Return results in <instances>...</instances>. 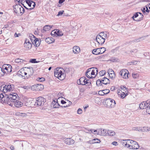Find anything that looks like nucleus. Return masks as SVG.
I'll list each match as a JSON object with an SVG mask.
<instances>
[{
	"label": "nucleus",
	"instance_id": "0e129e2a",
	"mask_svg": "<svg viewBox=\"0 0 150 150\" xmlns=\"http://www.w3.org/2000/svg\"><path fill=\"white\" fill-rule=\"evenodd\" d=\"M112 144L114 145H115V146H117L118 145V143L116 141H114L112 142Z\"/></svg>",
	"mask_w": 150,
	"mask_h": 150
},
{
	"label": "nucleus",
	"instance_id": "338daca9",
	"mask_svg": "<svg viewBox=\"0 0 150 150\" xmlns=\"http://www.w3.org/2000/svg\"><path fill=\"white\" fill-rule=\"evenodd\" d=\"M132 62L133 65V64L135 65V64H137V61L134 60V61H132Z\"/></svg>",
	"mask_w": 150,
	"mask_h": 150
},
{
	"label": "nucleus",
	"instance_id": "473e14b6",
	"mask_svg": "<svg viewBox=\"0 0 150 150\" xmlns=\"http://www.w3.org/2000/svg\"><path fill=\"white\" fill-rule=\"evenodd\" d=\"M52 26L51 25H46L44 26L43 28V30L45 31H47L50 30Z\"/></svg>",
	"mask_w": 150,
	"mask_h": 150
},
{
	"label": "nucleus",
	"instance_id": "4be33fe9",
	"mask_svg": "<svg viewBox=\"0 0 150 150\" xmlns=\"http://www.w3.org/2000/svg\"><path fill=\"white\" fill-rule=\"evenodd\" d=\"M64 141L65 144L69 145L72 144L74 143V140L70 138H65Z\"/></svg>",
	"mask_w": 150,
	"mask_h": 150
},
{
	"label": "nucleus",
	"instance_id": "412c9836",
	"mask_svg": "<svg viewBox=\"0 0 150 150\" xmlns=\"http://www.w3.org/2000/svg\"><path fill=\"white\" fill-rule=\"evenodd\" d=\"M51 106L54 108H59L60 106L59 104L58 103V99H55L53 100L52 102Z\"/></svg>",
	"mask_w": 150,
	"mask_h": 150
},
{
	"label": "nucleus",
	"instance_id": "603ef678",
	"mask_svg": "<svg viewBox=\"0 0 150 150\" xmlns=\"http://www.w3.org/2000/svg\"><path fill=\"white\" fill-rule=\"evenodd\" d=\"M88 84V85L89 86L91 84V81L90 80L88 79L87 80L86 79V84Z\"/></svg>",
	"mask_w": 150,
	"mask_h": 150
},
{
	"label": "nucleus",
	"instance_id": "c03bdc74",
	"mask_svg": "<svg viewBox=\"0 0 150 150\" xmlns=\"http://www.w3.org/2000/svg\"><path fill=\"white\" fill-rule=\"evenodd\" d=\"M143 131V132H147L149 131V128L148 127H142Z\"/></svg>",
	"mask_w": 150,
	"mask_h": 150
},
{
	"label": "nucleus",
	"instance_id": "13d9d810",
	"mask_svg": "<svg viewBox=\"0 0 150 150\" xmlns=\"http://www.w3.org/2000/svg\"><path fill=\"white\" fill-rule=\"evenodd\" d=\"M89 131H91L92 133H94L95 134H97V133H98V132L96 130H94L93 129H91Z\"/></svg>",
	"mask_w": 150,
	"mask_h": 150
},
{
	"label": "nucleus",
	"instance_id": "2eb2a0df",
	"mask_svg": "<svg viewBox=\"0 0 150 150\" xmlns=\"http://www.w3.org/2000/svg\"><path fill=\"white\" fill-rule=\"evenodd\" d=\"M131 140L130 139L122 140L121 142L124 146L129 148L130 146Z\"/></svg>",
	"mask_w": 150,
	"mask_h": 150
},
{
	"label": "nucleus",
	"instance_id": "1a4fd4ad",
	"mask_svg": "<svg viewBox=\"0 0 150 150\" xmlns=\"http://www.w3.org/2000/svg\"><path fill=\"white\" fill-rule=\"evenodd\" d=\"M30 40L26 39L24 43V47L26 50H29L32 48V44Z\"/></svg>",
	"mask_w": 150,
	"mask_h": 150
},
{
	"label": "nucleus",
	"instance_id": "e2e57ef3",
	"mask_svg": "<svg viewBox=\"0 0 150 150\" xmlns=\"http://www.w3.org/2000/svg\"><path fill=\"white\" fill-rule=\"evenodd\" d=\"M77 112L79 114H81L82 113V111L81 108H79Z\"/></svg>",
	"mask_w": 150,
	"mask_h": 150
},
{
	"label": "nucleus",
	"instance_id": "a211bd4d",
	"mask_svg": "<svg viewBox=\"0 0 150 150\" xmlns=\"http://www.w3.org/2000/svg\"><path fill=\"white\" fill-rule=\"evenodd\" d=\"M19 74L22 76V78L25 79V76L27 75V73L26 71L25 67L21 69L18 71Z\"/></svg>",
	"mask_w": 150,
	"mask_h": 150
},
{
	"label": "nucleus",
	"instance_id": "a878e982",
	"mask_svg": "<svg viewBox=\"0 0 150 150\" xmlns=\"http://www.w3.org/2000/svg\"><path fill=\"white\" fill-rule=\"evenodd\" d=\"M98 35H100L101 37L105 39V38H108V37L106 32H102L100 33Z\"/></svg>",
	"mask_w": 150,
	"mask_h": 150
},
{
	"label": "nucleus",
	"instance_id": "6ab92c4d",
	"mask_svg": "<svg viewBox=\"0 0 150 150\" xmlns=\"http://www.w3.org/2000/svg\"><path fill=\"white\" fill-rule=\"evenodd\" d=\"M96 40L99 44L102 45L105 42V39L98 35L96 38Z\"/></svg>",
	"mask_w": 150,
	"mask_h": 150
},
{
	"label": "nucleus",
	"instance_id": "79ce46f5",
	"mask_svg": "<svg viewBox=\"0 0 150 150\" xmlns=\"http://www.w3.org/2000/svg\"><path fill=\"white\" fill-rule=\"evenodd\" d=\"M110 77L112 79H114L115 78V73L109 74Z\"/></svg>",
	"mask_w": 150,
	"mask_h": 150
},
{
	"label": "nucleus",
	"instance_id": "774afa93",
	"mask_svg": "<svg viewBox=\"0 0 150 150\" xmlns=\"http://www.w3.org/2000/svg\"><path fill=\"white\" fill-rule=\"evenodd\" d=\"M20 34H19V33L17 34L16 33H15V34H14V36L16 37H19V36H20Z\"/></svg>",
	"mask_w": 150,
	"mask_h": 150
},
{
	"label": "nucleus",
	"instance_id": "37998d69",
	"mask_svg": "<svg viewBox=\"0 0 150 150\" xmlns=\"http://www.w3.org/2000/svg\"><path fill=\"white\" fill-rule=\"evenodd\" d=\"M118 59L115 57H112L110 59V61L112 62H115L118 61Z\"/></svg>",
	"mask_w": 150,
	"mask_h": 150
},
{
	"label": "nucleus",
	"instance_id": "5701e85b",
	"mask_svg": "<svg viewBox=\"0 0 150 150\" xmlns=\"http://www.w3.org/2000/svg\"><path fill=\"white\" fill-rule=\"evenodd\" d=\"M73 51L74 54L79 53L80 52V47L77 46H74L73 47Z\"/></svg>",
	"mask_w": 150,
	"mask_h": 150
},
{
	"label": "nucleus",
	"instance_id": "20e7f679",
	"mask_svg": "<svg viewBox=\"0 0 150 150\" xmlns=\"http://www.w3.org/2000/svg\"><path fill=\"white\" fill-rule=\"evenodd\" d=\"M14 10L17 15H22L24 12V8L20 5L17 4L13 6Z\"/></svg>",
	"mask_w": 150,
	"mask_h": 150
},
{
	"label": "nucleus",
	"instance_id": "3c124183",
	"mask_svg": "<svg viewBox=\"0 0 150 150\" xmlns=\"http://www.w3.org/2000/svg\"><path fill=\"white\" fill-rule=\"evenodd\" d=\"M63 35V33L62 32V31L59 30V31L57 33V36H61Z\"/></svg>",
	"mask_w": 150,
	"mask_h": 150
},
{
	"label": "nucleus",
	"instance_id": "4c0bfd02",
	"mask_svg": "<svg viewBox=\"0 0 150 150\" xmlns=\"http://www.w3.org/2000/svg\"><path fill=\"white\" fill-rule=\"evenodd\" d=\"M118 94L122 98H123L127 95V93H122L120 94L119 93Z\"/></svg>",
	"mask_w": 150,
	"mask_h": 150
},
{
	"label": "nucleus",
	"instance_id": "7c9ffc66",
	"mask_svg": "<svg viewBox=\"0 0 150 150\" xmlns=\"http://www.w3.org/2000/svg\"><path fill=\"white\" fill-rule=\"evenodd\" d=\"M37 91H38L42 90L44 88V86L42 84H37Z\"/></svg>",
	"mask_w": 150,
	"mask_h": 150
},
{
	"label": "nucleus",
	"instance_id": "c85d7f7f",
	"mask_svg": "<svg viewBox=\"0 0 150 150\" xmlns=\"http://www.w3.org/2000/svg\"><path fill=\"white\" fill-rule=\"evenodd\" d=\"M92 69L91 70V72H90L91 75H95V73L97 74L98 72V69L96 68H92Z\"/></svg>",
	"mask_w": 150,
	"mask_h": 150
},
{
	"label": "nucleus",
	"instance_id": "b1692460",
	"mask_svg": "<svg viewBox=\"0 0 150 150\" xmlns=\"http://www.w3.org/2000/svg\"><path fill=\"white\" fill-rule=\"evenodd\" d=\"M54 40H55L53 38L49 37L47 38L45 40L46 42L49 44L52 43L54 42Z\"/></svg>",
	"mask_w": 150,
	"mask_h": 150
},
{
	"label": "nucleus",
	"instance_id": "dca6fc26",
	"mask_svg": "<svg viewBox=\"0 0 150 150\" xmlns=\"http://www.w3.org/2000/svg\"><path fill=\"white\" fill-rule=\"evenodd\" d=\"M13 105H14L16 107L19 108L21 107L23 105V103L21 101H19L17 100V99L15 101V102L13 103H10L9 105L11 106H13Z\"/></svg>",
	"mask_w": 150,
	"mask_h": 150
},
{
	"label": "nucleus",
	"instance_id": "ddd939ff",
	"mask_svg": "<svg viewBox=\"0 0 150 150\" xmlns=\"http://www.w3.org/2000/svg\"><path fill=\"white\" fill-rule=\"evenodd\" d=\"M129 74L128 71L126 69H122L120 72V74L124 79L128 78V74Z\"/></svg>",
	"mask_w": 150,
	"mask_h": 150
},
{
	"label": "nucleus",
	"instance_id": "680f3d73",
	"mask_svg": "<svg viewBox=\"0 0 150 150\" xmlns=\"http://www.w3.org/2000/svg\"><path fill=\"white\" fill-rule=\"evenodd\" d=\"M137 131H141L143 132V131L142 127H137Z\"/></svg>",
	"mask_w": 150,
	"mask_h": 150
},
{
	"label": "nucleus",
	"instance_id": "f3484780",
	"mask_svg": "<svg viewBox=\"0 0 150 150\" xmlns=\"http://www.w3.org/2000/svg\"><path fill=\"white\" fill-rule=\"evenodd\" d=\"M86 78L85 77H81L77 81V83L79 85H82L86 84Z\"/></svg>",
	"mask_w": 150,
	"mask_h": 150
},
{
	"label": "nucleus",
	"instance_id": "0eeeda50",
	"mask_svg": "<svg viewBox=\"0 0 150 150\" xmlns=\"http://www.w3.org/2000/svg\"><path fill=\"white\" fill-rule=\"evenodd\" d=\"M105 51V48L103 47L93 49L92 51V53L95 55H98L103 53Z\"/></svg>",
	"mask_w": 150,
	"mask_h": 150
},
{
	"label": "nucleus",
	"instance_id": "9d476101",
	"mask_svg": "<svg viewBox=\"0 0 150 150\" xmlns=\"http://www.w3.org/2000/svg\"><path fill=\"white\" fill-rule=\"evenodd\" d=\"M4 73L6 74L10 73L12 71V67L9 64H4L3 66Z\"/></svg>",
	"mask_w": 150,
	"mask_h": 150
},
{
	"label": "nucleus",
	"instance_id": "49530a36",
	"mask_svg": "<svg viewBox=\"0 0 150 150\" xmlns=\"http://www.w3.org/2000/svg\"><path fill=\"white\" fill-rule=\"evenodd\" d=\"M106 73V72L105 70H102L99 72V74L101 76H103Z\"/></svg>",
	"mask_w": 150,
	"mask_h": 150
},
{
	"label": "nucleus",
	"instance_id": "58836bf2",
	"mask_svg": "<svg viewBox=\"0 0 150 150\" xmlns=\"http://www.w3.org/2000/svg\"><path fill=\"white\" fill-rule=\"evenodd\" d=\"M25 1L26 3L28 4H29V3H30V2L33 3V7H32V9H33L35 7V3L33 1L30 0H25Z\"/></svg>",
	"mask_w": 150,
	"mask_h": 150
},
{
	"label": "nucleus",
	"instance_id": "423d86ee",
	"mask_svg": "<svg viewBox=\"0 0 150 150\" xmlns=\"http://www.w3.org/2000/svg\"><path fill=\"white\" fill-rule=\"evenodd\" d=\"M46 101V100L45 98L42 97H39L36 100L34 105L36 106L42 105Z\"/></svg>",
	"mask_w": 150,
	"mask_h": 150
},
{
	"label": "nucleus",
	"instance_id": "a19ab883",
	"mask_svg": "<svg viewBox=\"0 0 150 150\" xmlns=\"http://www.w3.org/2000/svg\"><path fill=\"white\" fill-rule=\"evenodd\" d=\"M37 84L33 85L31 87V89L33 91L35 90L37 91Z\"/></svg>",
	"mask_w": 150,
	"mask_h": 150
},
{
	"label": "nucleus",
	"instance_id": "f257e3e1",
	"mask_svg": "<svg viewBox=\"0 0 150 150\" xmlns=\"http://www.w3.org/2000/svg\"><path fill=\"white\" fill-rule=\"evenodd\" d=\"M4 94L5 97V103L9 104L15 102V101L18 98V94L16 93H11L10 94L7 95L5 93Z\"/></svg>",
	"mask_w": 150,
	"mask_h": 150
},
{
	"label": "nucleus",
	"instance_id": "f03ea898",
	"mask_svg": "<svg viewBox=\"0 0 150 150\" xmlns=\"http://www.w3.org/2000/svg\"><path fill=\"white\" fill-rule=\"evenodd\" d=\"M14 89V86L13 84H8L1 85L0 88L1 91L4 93L8 91H13Z\"/></svg>",
	"mask_w": 150,
	"mask_h": 150
},
{
	"label": "nucleus",
	"instance_id": "bb28decb",
	"mask_svg": "<svg viewBox=\"0 0 150 150\" xmlns=\"http://www.w3.org/2000/svg\"><path fill=\"white\" fill-rule=\"evenodd\" d=\"M100 142V140L97 139H94L91 140H90L89 141L87 142L89 143L94 144L96 143H99Z\"/></svg>",
	"mask_w": 150,
	"mask_h": 150
},
{
	"label": "nucleus",
	"instance_id": "39448f33",
	"mask_svg": "<svg viewBox=\"0 0 150 150\" xmlns=\"http://www.w3.org/2000/svg\"><path fill=\"white\" fill-rule=\"evenodd\" d=\"M105 102L107 103V107L109 108H113L115 106V101L112 99L106 98L105 100Z\"/></svg>",
	"mask_w": 150,
	"mask_h": 150
},
{
	"label": "nucleus",
	"instance_id": "4468645a",
	"mask_svg": "<svg viewBox=\"0 0 150 150\" xmlns=\"http://www.w3.org/2000/svg\"><path fill=\"white\" fill-rule=\"evenodd\" d=\"M109 130L106 129H99L98 131V134L101 135L106 136L108 135V133Z\"/></svg>",
	"mask_w": 150,
	"mask_h": 150
},
{
	"label": "nucleus",
	"instance_id": "864d4df0",
	"mask_svg": "<svg viewBox=\"0 0 150 150\" xmlns=\"http://www.w3.org/2000/svg\"><path fill=\"white\" fill-rule=\"evenodd\" d=\"M139 12H137V13H136L134 15L132 16V18L134 20V18H137V17L139 16V15L138 14V13H139Z\"/></svg>",
	"mask_w": 150,
	"mask_h": 150
},
{
	"label": "nucleus",
	"instance_id": "2f4dec72",
	"mask_svg": "<svg viewBox=\"0 0 150 150\" xmlns=\"http://www.w3.org/2000/svg\"><path fill=\"white\" fill-rule=\"evenodd\" d=\"M15 115L17 116L21 117H25L26 115L25 113H21L19 112H16Z\"/></svg>",
	"mask_w": 150,
	"mask_h": 150
},
{
	"label": "nucleus",
	"instance_id": "9b49d317",
	"mask_svg": "<svg viewBox=\"0 0 150 150\" xmlns=\"http://www.w3.org/2000/svg\"><path fill=\"white\" fill-rule=\"evenodd\" d=\"M27 75L25 76V79H27L30 77L33 73V70L32 68L25 67Z\"/></svg>",
	"mask_w": 150,
	"mask_h": 150
},
{
	"label": "nucleus",
	"instance_id": "de8ad7c7",
	"mask_svg": "<svg viewBox=\"0 0 150 150\" xmlns=\"http://www.w3.org/2000/svg\"><path fill=\"white\" fill-rule=\"evenodd\" d=\"M146 112L149 114H150V105L147 106L146 109Z\"/></svg>",
	"mask_w": 150,
	"mask_h": 150
},
{
	"label": "nucleus",
	"instance_id": "69168bd1",
	"mask_svg": "<svg viewBox=\"0 0 150 150\" xmlns=\"http://www.w3.org/2000/svg\"><path fill=\"white\" fill-rule=\"evenodd\" d=\"M64 12V11H59V12L58 13L57 15L58 16H59V15H62L63 14V13Z\"/></svg>",
	"mask_w": 150,
	"mask_h": 150
},
{
	"label": "nucleus",
	"instance_id": "09e8293b",
	"mask_svg": "<svg viewBox=\"0 0 150 150\" xmlns=\"http://www.w3.org/2000/svg\"><path fill=\"white\" fill-rule=\"evenodd\" d=\"M132 76L134 78L136 79L139 77V75L137 73H133Z\"/></svg>",
	"mask_w": 150,
	"mask_h": 150
},
{
	"label": "nucleus",
	"instance_id": "72a5a7b5",
	"mask_svg": "<svg viewBox=\"0 0 150 150\" xmlns=\"http://www.w3.org/2000/svg\"><path fill=\"white\" fill-rule=\"evenodd\" d=\"M121 91L122 93H127L128 92V91L126 87L124 86H121Z\"/></svg>",
	"mask_w": 150,
	"mask_h": 150
},
{
	"label": "nucleus",
	"instance_id": "7ed1b4c3",
	"mask_svg": "<svg viewBox=\"0 0 150 150\" xmlns=\"http://www.w3.org/2000/svg\"><path fill=\"white\" fill-rule=\"evenodd\" d=\"M54 76L61 80H63L65 78V75L62 72V69L60 68H57L54 70Z\"/></svg>",
	"mask_w": 150,
	"mask_h": 150
},
{
	"label": "nucleus",
	"instance_id": "6e6552de",
	"mask_svg": "<svg viewBox=\"0 0 150 150\" xmlns=\"http://www.w3.org/2000/svg\"><path fill=\"white\" fill-rule=\"evenodd\" d=\"M30 39L32 43L36 47H38L40 45V40L38 38H35L34 35H32Z\"/></svg>",
	"mask_w": 150,
	"mask_h": 150
},
{
	"label": "nucleus",
	"instance_id": "8fccbe9b",
	"mask_svg": "<svg viewBox=\"0 0 150 150\" xmlns=\"http://www.w3.org/2000/svg\"><path fill=\"white\" fill-rule=\"evenodd\" d=\"M103 91L104 92V94H106L109 93L110 92V91L109 89H106L105 90H103Z\"/></svg>",
	"mask_w": 150,
	"mask_h": 150
},
{
	"label": "nucleus",
	"instance_id": "cd10ccee",
	"mask_svg": "<svg viewBox=\"0 0 150 150\" xmlns=\"http://www.w3.org/2000/svg\"><path fill=\"white\" fill-rule=\"evenodd\" d=\"M92 68H91L88 69L86 73V76H87L88 78H92L93 77V76H90V75L91 74L90 72H91V70L92 69Z\"/></svg>",
	"mask_w": 150,
	"mask_h": 150
},
{
	"label": "nucleus",
	"instance_id": "393cba45",
	"mask_svg": "<svg viewBox=\"0 0 150 150\" xmlns=\"http://www.w3.org/2000/svg\"><path fill=\"white\" fill-rule=\"evenodd\" d=\"M101 82L102 84H107L109 83L110 81L107 78L104 77L102 79H101Z\"/></svg>",
	"mask_w": 150,
	"mask_h": 150
},
{
	"label": "nucleus",
	"instance_id": "e433bc0d",
	"mask_svg": "<svg viewBox=\"0 0 150 150\" xmlns=\"http://www.w3.org/2000/svg\"><path fill=\"white\" fill-rule=\"evenodd\" d=\"M58 31H59V30H57V29L52 31L51 32V34L57 36H57V33H58Z\"/></svg>",
	"mask_w": 150,
	"mask_h": 150
},
{
	"label": "nucleus",
	"instance_id": "4d7b16f0",
	"mask_svg": "<svg viewBox=\"0 0 150 150\" xmlns=\"http://www.w3.org/2000/svg\"><path fill=\"white\" fill-rule=\"evenodd\" d=\"M114 72L113 71V70L112 69H109L108 71V74H111L113 73H114Z\"/></svg>",
	"mask_w": 150,
	"mask_h": 150
},
{
	"label": "nucleus",
	"instance_id": "f704fd0d",
	"mask_svg": "<svg viewBox=\"0 0 150 150\" xmlns=\"http://www.w3.org/2000/svg\"><path fill=\"white\" fill-rule=\"evenodd\" d=\"M108 134V135L114 136L115 134V133L114 131L109 130Z\"/></svg>",
	"mask_w": 150,
	"mask_h": 150
},
{
	"label": "nucleus",
	"instance_id": "f8f14e48",
	"mask_svg": "<svg viewBox=\"0 0 150 150\" xmlns=\"http://www.w3.org/2000/svg\"><path fill=\"white\" fill-rule=\"evenodd\" d=\"M139 147V145L137 142L133 140H131L130 146L129 148V149H131L132 148L133 149H138Z\"/></svg>",
	"mask_w": 150,
	"mask_h": 150
},
{
	"label": "nucleus",
	"instance_id": "c9c22d12",
	"mask_svg": "<svg viewBox=\"0 0 150 150\" xmlns=\"http://www.w3.org/2000/svg\"><path fill=\"white\" fill-rule=\"evenodd\" d=\"M23 60L19 58L16 59L15 60V62L17 63L21 64L23 62Z\"/></svg>",
	"mask_w": 150,
	"mask_h": 150
},
{
	"label": "nucleus",
	"instance_id": "5fc2aeb1",
	"mask_svg": "<svg viewBox=\"0 0 150 150\" xmlns=\"http://www.w3.org/2000/svg\"><path fill=\"white\" fill-rule=\"evenodd\" d=\"M98 94L100 96H103L105 94L103 90L99 91L98 92Z\"/></svg>",
	"mask_w": 150,
	"mask_h": 150
},
{
	"label": "nucleus",
	"instance_id": "ea45409f",
	"mask_svg": "<svg viewBox=\"0 0 150 150\" xmlns=\"http://www.w3.org/2000/svg\"><path fill=\"white\" fill-rule=\"evenodd\" d=\"M96 84L98 86H102V84L101 82V80L98 79L96 81Z\"/></svg>",
	"mask_w": 150,
	"mask_h": 150
},
{
	"label": "nucleus",
	"instance_id": "052dcab7",
	"mask_svg": "<svg viewBox=\"0 0 150 150\" xmlns=\"http://www.w3.org/2000/svg\"><path fill=\"white\" fill-rule=\"evenodd\" d=\"M30 62L32 63H37L35 59H32L30 61Z\"/></svg>",
	"mask_w": 150,
	"mask_h": 150
},
{
	"label": "nucleus",
	"instance_id": "6e6d98bb",
	"mask_svg": "<svg viewBox=\"0 0 150 150\" xmlns=\"http://www.w3.org/2000/svg\"><path fill=\"white\" fill-rule=\"evenodd\" d=\"M45 79L44 78H38L37 79V80L40 81H45Z\"/></svg>",
	"mask_w": 150,
	"mask_h": 150
},
{
	"label": "nucleus",
	"instance_id": "c756f323",
	"mask_svg": "<svg viewBox=\"0 0 150 150\" xmlns=\"http://www.w3.org/2000/svg\"><path fill=\"white\" fill-rule=\"evenodd\" d=\"M0 102L2 103L5 102V96L2 93H0Z\"/></svg>",
	"mask_w": 150,
	"mask_h": 150
},
{
	"label": "nucleus",
	"instance_id": "a18cd8bd",
	"mask_svg": "<svg viewBox=\"0 0 150 150\" xmlns=\"http://www.w3.org/2000/svg\"><path fill=\"white\" fill-rule=\"evenodd\" d=\"M139 19L138 20V21H140L143 19V17H144V15L142 14V13H140V12L139 13Z\"/></svg>",
	"mask_w": 150,
	"mask_h": 150
},
{
	"label": "nucleus",
	"instance_id": "aec40b11",
	"mask_svg": "<svg viewBox=\"0 0 150 150\" xmlns=\"http://www.w3.org/2000/svg\"><path fill=\"white\" fill-rule=\"evenodd\" d=\"M148 102L147 100L146 102L143 101L139 105L140 108L141 109H143L147 108V106L149 105Z\"/></svg>",
	"mask_w": 150,
	"mask_h": 150
},
{
	"label": "nucleus",
	"instance_id": "bf43d9fd",
	"mask_svg": "<svg viewBox=\"0 0 150 150\" xmlns=\"http://www.w3.org/2000/svg\"><path fill=\"white\" fill-rule=\"evenodd\" d=\"M72 104V103L71 102L69 101V102L68 103V105H64L63 107L64 108L67 107L69 106L70 105H71Z\"/></svg>",
	"mask_w": 150,
	"mask_h": 150
}]
</instances>
